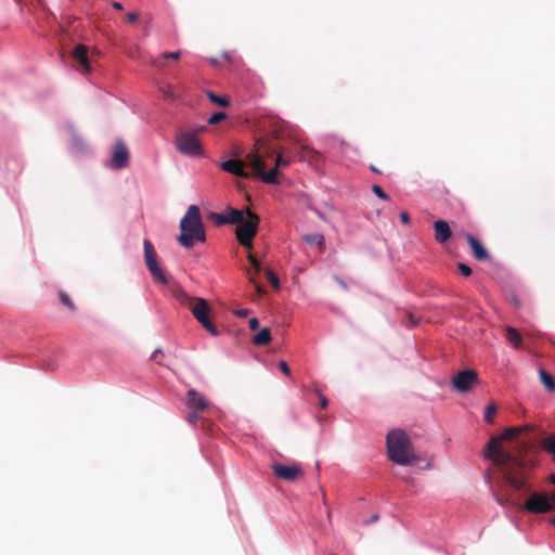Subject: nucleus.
<instances>
[{"label": "nucleus", "instance_id": "dca6fc26", "mask_svg": "<svg viewBox=\"0 0 555 555\" xmlns=\"http://www.w3.org/2000/svg\"><path fill=\"white\" fill-rule=\"evenodd\" d=\"M73 57L80 64L85 74L90 73V62L88 59V48L85 44H77L73 50Z\"/></svg>", "mask_w": 555, "mask_h": 555}, {"label": "nucleus", "instance_id": "3c124183", "mask_svg": "<svg viewBox=\"0 0 555 555\" xmlns=\"http://www.w3.org/2000/svg\"><path fill=\"white\" fill-rule=\"evenodd\" d=\"M158 352H160V350H159V349H156V351L153 353V359H156V354H157Z\"/></svg>", "mask_w": 555, "mask_h": 555}, {"label": "nucleus", "instance_id": "8fccbe9b", "mask_svg": "<svg viewBox=\"0 0 555 555\" xmlns=\"http://www.w3.org/2000/svg\"><path fill=\"white\" fill-rule=\"evenodd\" d=\"M550 524L555 526V516L550 519Z\"/></svg>", "mask_w": 555, "mask_h": 555}, {"label": "nucleus", "instance_id": "f8f14e48", "mask_svg": "<svg viewBox=\"0 0 555 555\" xmlns=\"http://www.w3.org/2000/svg\"><path fill=\"white\" fill-rule=\"evenodd\" d=\"M129 162V151L121 140H117L112 153V167L122 169L127 167Z\"/></svg>", "mask_w": 555, "mask_h": 555}, {"label": "nucleus", "instance_id": "4be33fe9", "mask_svg": "<svg viewBox=\"0 0 555 555\" xmlns=\"http://www.w3.org/2000/svg\"><path fill=\"white\" fill-rule=\"evenodd\" d=\"M271 341V332L268 327L262 328L253 337V344L256 346H264Z\"/></svg>", "mask_w": 555, "mask_h": 555}, {"label": "nucleus", "instance_id": "4c0bfd02", "mask_svg": "<svg viewBox=\"0 0 555 555\" xmlns=\"http://www.w3.org/2000/svg\"><path fill=\"white\" fill-rule=\"evenodd\" d=\"M279 366H280L281 371L285 375H289L291 374V370H289V367H288V365H287V363L285 361H280Z\"/></svg>", "mask_w": 555, "mask_h": 555}, {"label": "nucleus", "instance_id": "c9c22d12", "mask_svg": "<svg viewBox=\"0 0 555 555\" xmlns=\"http://www.w3.org/2000/svg\"><path fill=\"white\" fill-rule=\"evenodd\" d=\"M197 413L198 412H195V411H191L186 417L188 422L191 423V424H195L197 422Z\"/></svg>", "mask_w": 555, "mask_h": 555}, {"label": "nucleus", "instance_id": "ea45409f", "mask_svg": "<svg viewBox=\"0 0 555 555\" xmlns=\"http://www.w3.org/2000/svg\"><path fill=\"white\" fill-rule=\"evenodd\" d=\"M189 131H195L196 132V137L198 138L199 134H202L203 132L206 131V126H199V127L190 129Z\"/></svg>", "mask_w": 555, "mask_h": 555}, {"label": "nucleus", "instance_id": "9b49d317", "mask_svg": "<svg viewBox=\"0 0 555 555\" xmlns=\"http://www.w3.org/2000/svg\"><path fill=\"white\" fill-rule=\"evenodd\" d=\"M272 470L276 477L287 481H295L304 475L302 469L298 465H283L275 463L272 466Z\"/></svg>", "mask_w": 555, "mask_h": 555}, {"label": "nucleus", "instance_id": "a18cd8bd", "mask_svg": "<svg viewBox=\"0 0 555 555\" xmlns=\"http://www.w3.org/2000/svg\"><path fill=\"white\" fill-rule=\"evenodd\" d=\"M113 8L116 10H122V5L119 2H113Z\"/></svg>", "mask_w": 555, "mask_h": 555}, {"label": "nucleus", "instance_id": "f704fd0d", "mask_svg": "<svg viewBox=\"0 0 555 555\" xmlns=\"http://www.w3.org/2000/svg\"><path fill=\"white\" fill-rule=\"evenodd\" d=\"M138 18H139V13L138 12H130L126 16V21L128 23H134L135 21H138Z\"/></svg>", "mask_w": 555, "mask_h": 555}, {"label": "nucleus", "instance_id": "2eb2a0df", "mask_svg": "<svg viewBox=\"0 0 555 555\" xmlns=\"http://www.w3.org/2000/svg\"><path fill=\"white\" fill-rule=\"evenodd\" d=\"M435 240L439 244H444L452 236V230L449 223L444 220H437L434 222Z\"/></svg>", "mask_w": 555, "mask_h": 555}, {"label": "nucleus", "instance_id": "2f4dec72", "mask_svg": "<svg viewBox=\"0 0 555 555\" xmlns=\"http://www.w3.org/2000/svg\"><path fill=\"white\" fill-rule=\"evenodd\" d=\"M162 57L165 60H179L181 57V52L180 51L164 52L162 54Z\"/></svg>", "mask_w": 555, "mask_h": 555}, {"label": "nucleus", "instance_id": "6e6552de", "mask_svg": "<svg viewBox=\"0 0 555 555\" xmlns=\"http://www.w3.org/2000/svg\"><path fill=\"white\" fill-rule=\"evenodd\" d=\"M524 508L531 514H546L555 509L554 494L533 492L525 502Z\"/></svg>", "mask_w": 555, "mask_h": 555}, {"label": "nucleus", "instance_id": "20e7f679", "mask_svg": "<svg viewBox=\"0 0 555 555\" xmlns=\"http://www.w3.org/2000/svg\"><path fill=\"white\" fill-rule=\"evenodd\" d=\"M389 459L399 465H410L416 461L413 446L408 435L401 429H392L386 437Z\"/></svg>", "mask_w": 555, "mask_h": 555}, {"label": "nucleus", "instance_id": "49530a36", "mask_svg": "<svg viewBox=\"0 0 555 555\" xmlns=\"http://www.w3.org/2000/svg\"><path fill=\"white\" fill-rule=\"evenodd\" d=\"M336 281L339 283V285H340L343 288H345V289L347 288V284H346L343 280H340V279L336 278Z\"/></svg>", "mask_w": 555, "mask_h": 555}, {"label": "nucleus", "instance_id": "72a5a7b5", "mask_svg": "<svg viewBox=\"0 0 555 555\" xmlns=\"http://www.w3.org/2000/svg\"><path fill=\"white\" fill-rule=\"evenodd\" d=\"M457 269L464 276H470L472 275V269L465 264V263H457Z\"/></svg>", "mask_w": 555, "mask_h": 555}, {"label": "nucleus", "instance_id": "bb28decb", "mask_svg": "<svg viewBox=\"0 0 555 555\" xmlns=\"http://www.w3.org/2000/svg\"><path fill=\"white\" fill-rule=\"evenodd\" d=\"M59 298H60V301L65 307H67L70 311H74L76 309L75 304L73 302V300L69 298V296L65 292L60 291Z\"/></svg>", "mask_w": 555, "mask_h": 555}, {"label": "nucleus", "instance_id": "f257e3e1", "mask_svg": "<svg viewBox=\"0 0 555 555\" xmlns=\"http://www.w3.org/2000/svg\"><path fill=\"white\" fill-rule=\"evenodd\" d=\"M529 426L508 427L501 436H492L485 447L483 455L491 460L501 470L505 482L515 491L528 492L527 479L535 461L530 454L513 455L501 447L503 440L517 438L522 431L529 430Z\"/></svg>", "mask_w": 555, "mask_h": 555}, {"label": "nucleus", "instance_id": "f3484780", "mask_svg": "<svg viewBox=\"0 0 555 555\" xmlns=\"http://www.w3.org/2000/svg\"><path fill=\"white\" fill-rule=\"evenodd\" d=\"M465 238L472 248L474 257L477 260L482 261V260L489 259L490 256H489L488 250L483 247V245L476 237H474L470 234H466Z\"/></svg>", "mask_w": 555, "mask_h": 555}, {"label": "nucleus", "instance_id": "f03ea898", "mask_svg": "<svg viewBox=\"0 0 555 555\" xmlns=\"http://www.w3.org/2000/svg\"><path fill=\"white\" fill-rule=\"evenodd\" d=\"M257 150L247 156V162L249 163L251 169L254 170V175L261 179L264 183L275 184L278 183L279 176V167L286 166L288 160L284 159L281 154H278L275 159V166L269 172H266V162L264 157L271 156L275 147L272 146L268 141L259 140L257 141Z\"/></svg>", "mask_w": 555, "mask_h": 555}, {"label": "nucleus", "instance_id": "39448f33", "mask_svg": "<svg viewBox=\"0 0 555 555\" xmlns=\"http://www.w3.org/2000/svg\"><path fill=\"white\" fill-rule=\"evenodd\" d=\"M175 296L182 305L191 310L193 317L211 336L219 335L217 326L211 322L209 318L210 307L206 299L201 297H193L181 288L175 292Z\"/></svg>", "mask_w": 555, "mask_h": 555}, {"label": "nucleus", "instance_id": "a878e982", "mask_svg": "<svg viewBox=\"0 0 555 555\" xmlns=\"http://www.w3.org/2000/svg\"><path fill=\"white\" fill-rule=\"evenodd\" d=\"M207 98L215 104H218L220 106H228L229 105V100L224 96H219L217 94H215L214 92L211 91H207Z\"/></svg>", "mask_w": 555, "mask_h": 555}, {"label": "nucleus", "instance_id": "7c9ffc66", "mask_svg": "<svg viewBox=\"0 0 555 555\" xmlns=\"http://www.w3.org/2000/svg\"><path fill=\"white\" fill-rule=\"evenodd\" d=\"M211 218H212V219L216 221V223H217V224H219V225L228 223L225 212H224V214H212V215H211Z\"/></svg>", "mask_w": 555, "mask_h": 555}, {"label": "nucleus", "instance_id": "6ab92c4d", "mask_svg": "<svg viewBox=\"0 0 555 555\" xmlns=\"http://www.w3.org/2000/svg\"><path fill=\"white\" fill-rule=\"evenodd\" d=\"M505 338L514 348H516V349L521 348L522 337L516 328H514L512 326H506L505 327Z\"/></svg>", "mask_w": 555, "mask_h": 555}, {"label": "nucleus", "instance_id": "58836bf2", "mask_svg": "<svg viewBox=\"0 0 555 555\" xmlns=\"http://www.w3.org/2000/svg\"><path fill=\"white\" fill-rule=\"evenodd\" d=\"M400 219H401V221H402L404 224H410V222H411L410 216H409V214H408V212H405V211H402V212L400 214Z\"/></svg>", "mask_w": 555, "mask_h": 555}, {"label": "nucleus", "instance_id": "1a4fd4ad", "mask_svg": "<svg viewBox=\"0 0 555 555\" xmlns=\"http://www.w3.org/2000/svg\"><path fill=\"white\" fill-rule=\"evenodd\" d=\"M143 248H144V261L146 264L147 270L152 274L153 279L160 283V284H167L168 279L165 274V272L162 270V268L158 266L157 262V254L156 250L149 240L143 241Z\"/></svg>", "mask_w": 555, "mask_h": 555}, {"label": "nucleus", "instance_id": "de8ad7c7", "mask_svg": "<svg viewBox=\"0 0 555 555\" xmlns=\"http://www.w3.org/2000/svg\"><path fill=\"white\" fill-rule=\"evenodd\" d=\"M152 64H153L154 66H156V67H159V68H160V67H163V64H162L158 60H154V61L152 62Z\"/></svg>", "mask_w": 555, "mask_h": 555}, {"label": "nucleus", "instance_id": "c756f323", "mask_svg": "<svg viewBox=\"0 0 555 555\" xmlns=\"http://www.w3.org/2000/svg\"><path fill=\"white\" fill-rule=\"evenodd\" d=\"M227 118V114L223 112H217L210 116L208 119V125H217L218 122L224 120Z\"/></svg>", "mask_w": 555, "mask_h": 555}, {"label": "nucleus", "instance_id": "09e8293b", "mask_svg": "<svg viewBox=\"0 0 555 555\" xmlns=\"http://www.w3.org/2000/svg\"><path fill=\"white\" fill-rule=\"evenodd\" d=\"M165 95L168 96V98H173V93L172 92H169V91H166L165 92Z\"/></svg>", "mask_w": 555, "mask_h": 555}, {"label": "nucleus", "instance_id": "e433bc0d", "mask_svg": "<svg viewBox=\"0 0 555 555\" xmlns=\"http://www.w3.org/2000/svg\"><path fill=\"white\" fill-rule=\"evenodd\" d=\"M248 325H249V328L251 331H256L258 327H259V321L258 319L256 318H251L249 321H248Z\"/></svg>", "mask_w": 555, "mask_h": 555}, {"label": "nucleus", "instance_id": "ddd939ff", "mask_svg": "<svg viewBox=\"0 0 555 555\" xmlns=\"http://www.w3.org/2000/svg\"><path fill=\"white\" fill-rule=\"evenodd\" d=\"M186 405L190 411L202 412L209 406V403L198 391L190 389L186 393Z\"/></svg>", "mask_w": 555, "mask_h": 555}, {"label": "nucleus", "instance_id": "473e14b6", "mask_svg": "<svg viewBox=\"0 0 555 555\" xmlns=\"http://www.w3.org/2000/svg\"><path fill=\"white\" fill-rule=\"evenodd\" d=\"M373 192L382 199H389V196L384 192V190L379 185H373Z\"/></svg>", "mask_w": 555, "mask_h": 555}, {"label": "nucleus", "instance_id": "a19ab883", "mask_svg": "<svg viewBox=\"0 0 555 555\" xmlns=\"http://www.w3.org/2000/svg\"><path fill=\"white\" fill-rule=\"evenodd\" d=\"M248 313L249 311L247 309H241L235 311V314L240 318H245L248 315Z\"/></svg>", "mask_w": 555, "mask_h": 555}, {"label": "nucleus", "instance_id": "c03bdc74", "mask_svg": "<svg viewBox=\"0 0 555 555\" xmlns=\"http://www.w3.org/2000/svg\"><path fill=\"white\" fill-rule=\"evenodd\" d=\"M378 519H379L378 514H375V515H373V516H372V518H371L370 520L365 521V524L375 522V521H377Z\"/></svg>", "mask_w": 555, "mask_h": 555}, {"label": "nucleus", "instance_id": "cd10ccee", "mask_svg": "<svg viewBox=\"0 0 555 555\" xmlns=\"http://www.w3.org/2000/svg\"><path fill=\"white\" fill-rule=\"evenodd\" d=\"M264 273L270 284L278 289L280 287L279 276L271 269H264Z\"/></svg>", "mask_w": 555, "mask_h": 555}, {"label": "nucleus", "instance_id": "412c9836", "mask_svg": "<svg viewBox=\"0 0 555 555\" xmlns=\"http://www.w3.org/2000/svg\"><path fill=\"white\" fill-rule=\"evenodd\" d=\"M227 215V221L230 224H238L241 221H243L244 218H246V211L233 209L230 208L225 211Z\"/></svg>", "mask_w": 555, "mask_h": 555}, {"label": "nucleus", "instance_id": "0eeeda50", "mask_svg": "<svg viewBox=\"0 0 555 555\" xmlns=\"http://www.w3.org/2000/svg\"><path fill=\"white\" fill-rule=\"evenodd\" d=\"M175 144L179 153L189 157L201 156L203 147L195 131H181L177 133Z\"/></svg>", "mask_w": 555, "mask_h": 555}, {"label": "nucleus", "instance_id": "5701e85b", "mask_svg": "<svg viewBox=\"0 0 555 555\" xmlns=\"http://www.w3.org/2000/svg\"><path fill=\"white\" fill-rule=\"evenodd\" d=\"M539 377H540L541 383L544 385V387L550 392H554L555 391V380H554V377L548 372H546L545 370L541 369L539 371Z\"/></svg>", "mask_w": 555, "mask_h": 555}, {"label": "nucleus", "instance_id": "423d86ee", "mask_svg": "<svg viewBox=\"0 0 555 555\" xmlns=\"http://www.w3.org/2000/svg\"><path fill=\"white\" fill-rule=\"evenodd\" d=\"M259 218L257 215L251 212L249 209L246 210V218L241 221L235 230L236 240L245 248L250 249L253 247V238L256 236L258 231Z\"/></svg>", "mask_w": 555, "mask_h": 555}, {"label": "nucleus", "instance_id": "393cba45", "mask_svg": "<svg viewBox=\"0 0 555 555\" xmlns=\"http://www.w3.org/2000/svg\"><path fill=\"white\" fill-rule=\"evenodd\" d=\"M542 447L547 452L552 460L555 462V436L551 435L542 440Z\"/></svg>", "mask_w": 555, "mask_h": 555}, {"label": "nucleus", "instance_id": "c85d7f7f", "mask_svg": "<svg viewBox=\"0 0 555 555\" xmlns=\"http://www.w3.org/2000/svg\"><path fill=\"white\" fill-rule=\"evenodd\" d=\"M496 413V405L494 403L489 404L485 410V421L489 424L493 423V416Z\"/></svg>", "mask_w": 555, "mask_h": 555}, {"label": "nucleus", "instance_id": "4468645a", "mask_svg": "<svg viewBox=\"0 0 555 555\" xmlns=\"http://www.w3.org/2000/svg\"><path fill=\"white\" fill-rule=\"evenodd\" d=\"M245 163L240 159H229L222 163V170L230 172L240 178H249L250 175L244 169Z\"/></svg>", "mask_w": 555, "mask_h": 555}, {"label": "nucleus", "instance_id": "79ce46f5", "mask_svg": "<svg viewBox=\"0 0 555 555\" xmlns=\"http://www.w3.org/2000/svg\"><path fill=\"white\" fill-rule=\"evenodd\" d=\"M319 397H320V405H321V408L325 409L327 406V404H328L327 399L324 396H322V395H319Z\"/></svg>", "mask_w": 555, "mask_h": 555}, {"label": "nucleus", "instance_id": "a211bd4d", "mask_svg": "<svg viewBox=\"0 0 555 555\" xmlns=\"http://www.w3.org/2000/svg\"><path fill=\"white\" fill-rule=\"evenodd\" d=\"M248 258V261L250 262L253 269H247V275H248V279L250 281V283H253L257 289V292L259 294H262L263 293V288L260 284L257 283L256 281V275L259 274V272L261 271V266H260V262L257 260V258L253 255V254H248L247 256Z\"/></svg>", "mask_w": 555, "mask_h": 555}, {"label": "nucleus", "instance_id": "7ed1b4c3", "mask_svg": "<svg viewBox=\"0 0 555 555\" xmlns=\"http://www.w3.org/2000/svg\"><path fill=\"white\" fill-rule=\"evenodd\" d=\"M180 231L181 233L177 240L184 248H192L195 242L204 243L206 241V232L198 206H189L186 214L180 221Z\"/></svg>", "mask_w": 555, "mask_h": 555}, {"label": "nucleus", "instance_id": "aec40b11", "mask_svg": "<svg viewBox=\"0 0 555 555\" xmlns=\"http://www.w3.org/2000/svg\"><path fill=\"white\" fill-rule=\"evenodd\" d=\"M302 240L309 245H317L321 251L325 248V238L321 233L305 234Z\"/></svg>", "mask_w": 555, "mask_h": 555}, {"label": "nucleus", "instance_id": "37998d69", "mask_svg": "<svg viewBox=\"0 0 555 555\" xmlns=\"http://www.w3.org/2000/svg\"><path fill=\"white\" fill-rule=\"evenodd\" d=\"M408 317H409V320H410L412 326H414L418 323V320L415 319L413 314L408 313Z\"/></svg>", "mask_w": 555, "mask_h": 555}, {"label": "nucleus", "instance_id": "9d476101", "mask_svg": "<svg viewBox=\"0 0 555 555\" xmlns=\"http://www.w3.org/2000/svg\"><path fill=\"white\" fill-rule=\"evenodd\" d=\"M478 382V375L473 370H463L452 378V386L459 392L468 391Z\"/></svg>", "mask_w": 555, "mask_h": 555}, {"label": "nucleus", "instance_id": "b1692460", "mask_svg": "<svg viewBox=\"0 0 555 555\" xmlns=\"http://www.w3.org/2000/svg\"><path fill=\"white\" fill-rule=\"evenodd\" d=\"M302 159L308 162H320L322 160V155L320 152L310 149V147H302V154L300 156Z\"/></svg>", "mask_w": 555, "mask_h": 555}]
</instances>
